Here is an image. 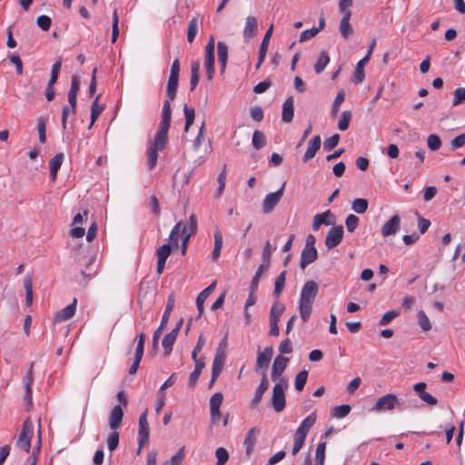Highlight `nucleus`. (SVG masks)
Segmentation results:
<instances>
[{"mask_svg": "<svg viewBox=\"0 0 465 465\" xmlns=\"http://www.w3.org/2000/svg\"><path fill=\"white\" fill-rule=\"evenodd\" d=\"M171 118V102H169V100H165L163 104L159 130L154 134L153 141L150 142L146 151L148 158L147 165L149 170H153L156 166L158 152L163 151L167 144Z\"/></svg>", "mask_w": 465, "mask_h": 465, "instance_id": "1", "label": "nucleus"}, {"mask_svg": "<svg viewBox=\"0 0 465 465\" xmlns=\"http://www.w3.org/2000/svg\"><path fill=\"white\" fill-rule=\"evenodd\" d=\"M319 292V285L316 282L307 281L302 288L298 310L303 322H307L312 312V305Z\"/></svg>", "mask_w": 465, "mask_h": 465, "instance_id": "2", "label": "nucleus"}, {"mask_svg": "<svg viewBox=\"0 0 465 465\" xmlns=\"http://www.w3.org/2000/svg\"><path fill=\"white\" fill-rule=\"evenodd\" d=\"M74 261L79 266L84 267V269L81 270L80 274L85 282H88L96 274L97 266L94 265L95 254L92 253L89 250H84L75 253Z\"/></svg>", "mask_w": 465, "mask_h": 465, "instance_id": "3", "label": "nucleus"}, {"mask_svg": "<svg viewBox=\"0 0 465 465\" xmlns=\"http://www.w3.org/2000/svg\"><path fill=\"white\" fill-rule=\"evenodd\" d=\"M288 388V381L285 378H281L272 389L271 404L276 412H281L286 405L285 390Z\"/></svg>", "mask_w": 465, "mask_h": 465, "instance_id": "4", "label": "nucleus"}, {"mask_svg": "<svg viewBox=\"0 0 465 465\" xmlns=\"http://www.w3.org/2000/svg\"><path fill=\"white\" fill-rule=\"evenodd\" d=\"M395 408L401 410V401L395 394L388 393L376 401L371 411L376 412L391 411Z\"/></svg>", "mask_w": 465, "mask_h": 465, "instance_id": "5", "label": "nucleus"}, {"mask_svg": "<svg viewBox=\"0 0 465 465\" xmlns=\"http://www.w3.org/2000/svg\"><path fill=\"white\" fill-rule=\"evenodd\" d=\"M174 303H175V294L173 292L168 296L166 307L163 312L160 326L153 332V347H156L158 345V340H159L163 329L166 327V325L169 322L170 315L174 308Z\"/></svg>", "mask_w": 465, "mask_h": 465, "instance_id": "6", "label": "nucleus"}, {"mask_svg": "<svg viewBox=\"0 0 465 465\" xmlns=\"http://www.w3.org/2000/svg\"><path fill=\"white\" fill-rule=\"evenodd\" d=\"M34 436V426L28 418L24 421L22 430L19 434L16 445L25 452H29L31 449V440Z\"/></svg>", "mask_w": 465, "mask_h": 465, "instance_id": "7", "label": "nucleus"}, {"mask_svg": "<svg viewBox=\"0 0 465 465\" xmlns=\"http://www.w3.org/2000/svg\"><path fill=\"white\" fill-rule=\"evenodd\" d=\"M285 185L286 182H284L276 192L270 193L265 195L262 203L263 213H271L278 205V203H280L281 199L283 196Z\"/></svg>", "mask_w": 465, "mask_h": 465, "instance_id": "8", "label": "nucleus"}, {"mask_svg": "<svg viewBox=\"0 0 465 465\" xmlns=\"http://www.w3.org/2000/svg\"><path fill=\"white\" fill-rule=\"evenodd\" d=\"M197 231V219L194 214H192L189 218V224L183 225L182 233V245L181 252L184 255L187 251V246L190 238L196 233Z\"/></svg>", "mask_w": 465, "mask_h": 465, "instance_id": "9", "label": "nucleus"}, {"mask_svg": "<svg viewBox=\"0 0 465 465\" xmlns=\"http://www.w3.org/2000/svg\"><path fill=\"white\" fill-rule=\"evenodd\" d=\"M343 227L341 225L332 227L327 233L325 238V245L328 250L338 246L343 238Z\"/></svg>", "mask_w": 465, "mask_h": 465, "instance_id": "10", "label": "nucleus"}, {"mask_svg": "<svg viewBox=\"0 0 465 465\" xmlns=\"http://www.w3.org/2000/svg\"><path fill=\"white\" fill-rule=\"evenodd\" d=\"M149 424L147 421V411H143L139 417L138 443L139 450L149 440Z\"/></svg>", "mask_w": 465, "mask_h": 465, "instance_id": "11", "label": "nucleus"}, {"mask_svg": "<svg viewBox=\"0 0 465 465\" xmlns=\"http://www.w3.org/2000/svg\"><path fill=\"white\" fill-rule=\"evenodd\" d=\"M80 77L78 75H73L71 87L68 92V102L74 114H76L77 94L80 90Z\"/></svg>", "mask_w": 465, "mask_h": 465, "instance_id": "12", "label": "nucleus"}, {"mask_svg": "<svg viewBox=\"0 0 465 465\" xmlns=\"http://www.w3.org/2000/svg\"><path fill=\"white\" fill-rule=\"evenodd\" d=\"M268 388H269V381H268L266 372L263 371H262L261 383L257 387L255 393H254V397L252 400L251 404H250V407L252 409H255L259 405V403L261 402V401L262 399L263 394L268 390Z\"/></svg>", "mask_w": 465, "mask_h": 465, "instance_id": "13", "label": "nucleus"}, {"mask_svg": "<svg viewBox=\"0 0 465 465\" xmlns=\"http://www.w3.org/2000/svg\"><path fill=\"white\" fill-rule=\"evenodd\" d=\"M273 352L272 346L265 347L263 351L259 352L257 355V361L255 365V370L258 371L259 370H262V371H265L270 364V361L272 360Z\"/></svg>", "mask_w": 465, "mask_h": 465, "instance_id": "14", "label": "nucleus"}, {"mask_svg": "<svg viewBox=\"0 0 465 465\" xmlns=\"http://www.w3.org/2000/svg\"><path fill=\"white\" fill-rule=\"evenodd\" d=\"M401 226V218L399 215L395 214L391 219L384 223L381 227V235L383 237H389L391 235H394L400 230Z\"/></svg>", "mask_w": 465, "mask_h": 465, "instance_id": "15", "label": "nucleus"}, {"mask_svg": "<svg viewBox=\"0 0 465 465\" xmlns=\"http://www.w3.org/2000/svg\"><path fill=\"white\" fill-rule=\"evenodd\" d=\"M288 361H289V359L284 356L278 355L275 357L273 363H272V373H271V377H272V381H276L280 378V376H282V372L284 371V370L287 367Z\"/></svg>", "mask_w": 465, "mask_h": 465, "instance_id": "16", "label": "nucleus"}, {"mask_svg": "<svg viewBox=\"0 0 465 465\" xmlns=\"http://www.w3.org/2000/svg\"><path fill=\"white\" fill-rule=\"evenodd\" d=\"M76 304L77 300L74 298L69 305L64 307L60 312H56L54 315V322H62L70 320L74 317L76 312Z\"/></svg>", "mask_w": 465, "mask_h": 465, "instance_id": "17", "label": "nucleus"}, {"mask_svg": "<svg viewBox=\"0 0 465 465\" xmlns=\"http://www.w3.org/2000/svg\"><path fill=\"white\" fill-rule=\"evenodd\" d=\"M272 32H273V25H272L269 27V29L266 31V33L263 36V39L262 41L260 50H259V57H258L257 64H256V69H258L261 66V64L264 62V59L266 57V54L268 51L269 42L272 37Z\"/></svg>", "mask_w": 465, "mask_h": 465, "instance_id": "18", "label": "nucleus"}, {"mask_svg": "<svg viewBox=\"0 0 465 465\" xmlns=\"http://www.w3.org/2000/svg\"><path fill=\"white\" fill-rule=\"evenodd\" d=\"M124 417V411L120 405H115L109 414V426L113 430L121 427Z\"/></svg>", "mask_w": 465, "mask_h": 465, "instance_id": "19", "label": "nucleus"}, {"mask_svg": "<svg viewBox=\"0 0 465 465\" xmlns=\"http://www.w3.org/2000/svg\"><path fill=\"white\" fill-rule=\"evenodd\" d=\"M318 252L316 248H303L301 253L300 266L304 270L308 265L316 261Z\"/></svg>", "mask_w": 465, "mask_h": 465, "instance_id": "20", "label": "nucleus"}, {"mask_svg": "<svg viewBox=\"0 0 465 465\" xmlns=\"http://www.w3.org/2000/svg\"><path fill=\"white\" fill-rule=\"evenodd\" d=\"M351 11H346L340 23V33L342 38L348 39L353 35V28L350 24Z\"/></svg>", "mask_w": 465, "mask_h": 465, "instance_id": "21", "label": "nucleus"}, {"mask_svg": "<svg viewBox=\"0 0 465 465\" xmlns=\"http://www.w3.org/2000/svg\"><path fill=\"white\" fill-rule=\"evenodd\" d=\"M258 30V22L255 16L249 15L246 18L245 26L243 29V37L246 41L252 39Z\"/></svg>", "mask_w": 465, "mask_h": 465, "instance_id": "22", "label": "nucleus"}, {"mask_svg": "<svg viewBox=\"0 0 465 465\" xmlns=\"http://www.w3.org/2000/svg\"><path fill=\"white\" fill-rule=\"evenodd\" d=\"M330 218H333V214L330 210L318 213L314 216L312 222V229L313 231H318L322 224L331 225L333 223V221H331Z\"/></svg>", "mask_w": 465, "mask_h": 465, "instance_id": "23", "label": "nucleus"}, {"mask_svg": "<svg viewBox=\"0 0 465 465\" xmlns=\"http://www.w3.org/2000/svg\"><path fill=\"white\" fill-rule=\"evenodd\" d=\"M64 159V153H58L49 162L50 176L53 182H54L57 178V173L63 164Z\"/></svg>", "mask_w": 465, "mask_h": 465, "instance_id": "24", "label": "nucleus"}, {"mask_svg": "<svg viewBox=\"0 0 465 465\" xmlns=\"http://www.w3.org/2000/svg\"><path fill=\"white\" fill-rule=\"evenodd\" d=\"M322 143L321 136H314L309 143V146L303 155V162H308L312 159L317 151L320 149Z\"/></svg>", "mask_w": 465, "mask_h": 465, "instance_id": "25", "label": "nucleus"}, {"mask_svg": "<svg viewBox=\"0 0 465 465\" xmlns=\"http://www.w3.org/2000/svg\"><path fill=\"white\" fill-rule=\"evenodd\" d=\"M216 282L211 283L208 287L203 290L197 296L196 306L199 312V316L203 312V303L207 301L208 296L214 291Z\"/></svg>", "mask_w": 465, "mask_h": 465, "instance_id": "26", "label": "nucleus"}, {"mask_svg": "<svg viewBox=\"0 0 465 465\" xmlns=\"http://www.w3.org/2000/svg\"><path fill=\"white\" fill-rule=\"evenodd\" d=\"M316 421V414L315 412L311 413L307 416L300 424L298 429L296 430V434L307 437V434L310 429L313 426Z\"/></svg>", "mask_w": 465, "mask_h": 465, "instance_id": "27", "label": "nucleus"}, {"mask_svg": "<svg viewBox=\"0 0 465 465\" xmlns=\"http://www.w3.org/2000/svg\"><path fill=\"white\" fill-rule=\"evenodd\" d=\"M217 55L221 66V73L223 74L225 71L228 59V46L224 42H218Z\"/></svg>", "mask_w": 465, "mask_h": 465, "instance_id": "28", "label": "nucleus"}, {"mask_svg": "<svg viewBox=\"0 0 465 465\" xmlns=\"http://www.w3.org/2000/svg\"><path fill=\"white\" fill-rule=\"evenodd\" d=\"M294 109H293V97L290 96L282 104V119L285 123H291L293 119Z\"/></svg>", "mask_w": 465, "mask_h": 465, "instance_id": "29", "label": "nucleus"}, {"mask_svg": "<svg viewBox=\"0 0 465 465\" xmlns=\"http://www.w3.org/2000/svg\"><path fill=\"white\" fill-rule=\"evenodd\" d=\"M225 352L220 351V349H217L213 361L212 373H214V375H220L225 363Z\"/></svg>", "mask_w": 465, "mask_h": 465, "instance_id": "30", "label": "nucleus"}, {"mask_svg": "<svg viewBox=\"0 0 465 465\" xmlns=\"http://www.w3.org/2000/svg\"><path fill=\"white\" fill-rule=\"evenodd\" d=\"M33 363L30 366L27 373L24 377V386L25 390V400L28 403H32V384H33Z\"/></svg>", "mask_w": 465, "mask_h": 465, "instance_id": "31", "label": "nucleus"}, {"mask_svg": "<svg viewBox=\"0 0 465 465\" xmlns=\"http://www.w3.org/2000/svg\"><path fill=\"white\" fill-rule=\"evenodd\" d=\"M256 428L253 427L245 435L243 444L246 446V455L250 456L256 443Z\"/></svg>", "mask_w": 465, "mask_h": 465, "instance_id": "32", "label": "nucleus"}, {"mask_svg": "<svg viewBox=\"0 0 465 465\" xmlns=\"http://www.w3.org/2000/svg\"><path fill=\"white\" fill-rule=\"evenodd\" d=\"M285 311V305L279 300L275 301L270 311V322H278L283 312Z\"/></svg>", "mask_w": 465, "mask_h": 465, "instance_id": "33", "label": "nucleus"}, {"mask_svg": "<svg viewBox=\"0 0 465 465\" xmlns=\"http://www.w3.org/2000/svg\"><path fill=\"white\" fill-rule=\"evenodd\" d=\"M100 97H101V94H98L95 97V99L94 100L93 104H92V106H91V122H90V124H89V128H92V126L94 125V124L95 123V121L97 120V118L99 117V115L102 114V112L104 109V105H100L98 104V101H99Z\"/></svg>", "mask_w": 465, "mask_h": 465, "instance_id": "34", "label": "nucleus"}, {"mask_svg": "<svg viewBox=\"0 0 465 465\" xmlns=\"http://www.w3.org/2000/svg\"><path fill=\"white\" fill-rule=\"evenodd\" d=\"M178 83L179 77L169 76L166 87V100H169V102L173 101L176 96Z\"/></svg>", "mask_w": 465, "mask_h": 465, "instance_id": "35", "label": "nucleus"}, {"mask_svg": "<svg viewBox=\"0 0 465 465\" xmlns=\"http://www.w3.org/2000/svg\"><path fill=\"white\" fill-rule=\"evenodd\" d=\"M183 223L182 222H179L175 224V226L171 231V233L169 235V243L172 248H177L179 243V235L180 232L183 233Z\"/></svg>", "mask_w": 465, "mask_h": 465, "instance_id": "36", "label": "nucleus"}, {"mask_svg": "<svg viewBox=\"0 0 465 465\" xmlns=\"http://www.w3.org/2000/svg\"><path fill=\"white\" fill-rule=\"evenodd\" d=\"M201 23V20L198 16H195V17H193L190 21H189V24H188V28H187V41L189 43H193L196 35H197V32H198V26H199V24Z\"/></svg>", "mask_w": 465, "mask_h": 465, "instance_id": "37", "label": "nucleus"}, {"mask_svg": "<svg viewBox=\"0 0 465 465\" xmlns=\"http://www.w3.org/2000/svg\"><path fill=\"white\" fill-rule=\"evenodd\" d=\"M369 62L368 56H364L361 59L355 67L354 71V78L356 84H361L363 82L365 74H364V65Z\"/></svg>", "mask_w": 465, "mask_h": 465, "instance_id": "38", "label": "nucleus"}, {"mask_svg": "<svg viewBox=\"0 0 465 465\" xmlns=\"http://www.w3.org/2000/svg\"><path fill=\"white\" fill-rule=\"evenodd\" d=\"M194 362H195V367H194L193 371L190 374L189 382H188L189 386L192 388L195 386V384L202 373V370L205 365L203 360L194 361Z\"/></svg>", "mask_w": 465, "mask_h": 465, "instance_id": "39", "label": "nucleus"}, {"mask_svg": "<svg viewBox=\"0 0 465 465\" xmlns=\"http://www.w3.org/2000/svg\"><path fill=\"white\" fill-rule=\"evenodd\" d=\"M199 71H200L199 61L193 62L191 64V78H190V90L191 91H193L199 83V79H200Z\"/></svg>", "mask_w": 465, "mask_h": 465, "instance_id": "40", "label": "nucleus"}, {"mask_svg": "<svg viewBox=\"0 0 465 465\" xmlns=\"http://www.w3.org/2000/svg\"><path fill=\"white\" fill-rule=\"evenodd\" d=\"M330 63V56L326 51H322L316 64H314V71L316 74H321L327 64Z\"/></svg>", "mask_w": 465, "mask_h": 465, "instance_id": "41", "label": "nucleus"}, {"mask_svg": "<svg viewBox=\"0 0 465 465\" xmlns=\"http://www.w3.org/2000/svg\"><path fill=\"white\" fill-rule=\"evenodd\" d=\"M183 114L185 116V124H184V131L188 132L191 125L194 122L195 118V110L193 107L188 106L186 104L183 105Z\"/></svg>", "mask_w": 465, "mask_h": 465, "instance_id": "42", "label": "nucleus"}, {"mask_svg": "<svg viewBox=\"0 0 465 465\" xmlns=\"http://www.w3.org/2000/svg\"><path fill=\"white\" fill-rule=\"evenodd\" d=\"M24 287L25 289V303L30 306L33 302V281L30 275L24 278Z\"/></svg>", "mask_w": 465, "mask_h": 465, "instance_id": "43", "label": "nucleus"}, {"mask_svg": "<svg viewBox=\"0 0 465 465\" xmlns=\"http://www.w3.org/2000/svg\"><path fill=\"white\" fill-rule=\"evenodd\" d=\"M369 206V203L364 198H357L351 203V209L358 214H363Z\"/></svg>", "mask_w": 465, "mask_h": 465, "instance_id": "44", "label": "nucleus"}, {"mask_svg": "<svg viewBox=\"0 0 465 465\" xmlns=\"http://www.w3.org/2000/svg\"><path fill=\"white\" fill-rule=\"evenodd\" d=\"M252 143L256 150H260L265 146L266 138L263 133L259 130H255L252 134Z\"/></svg>", "mask_w": 465, "mask_h": 465, "instance_id": "45", "label": "nucleus"}, {"mask_svg": "<svg viewBox=\"0 0 465 465\" xmlns=\"http://www.w3.org/2000/svg\"><path fill=\"white\" fill-rule=\"evenodd\" d=\"M286 271L282 272L275 279L273 294L279 297L284 288Z\"/></svg>", "mask_w": 465, "mask_h": 465, "instance_id": "46", "label": "nucleus"}, {"mask_svg": "<svg viewBox=\"0 0 465 465\" xmlns=\"http://www.w3.org/2000/svg\"><path fill=\"white\" fill-rule=\"evenodd\" d=\"M204 66L206 68L207 78L212 80L214 75V54H205Z\"/></svg>", "mask_w": 465, "mask_h": 465, "instance_id": "47", "label": "nucleus"}, {"mask_svg": "<svg viewBox=\"0 0 465 465\" xmlns=\"http://www.w3.org/2000/svg\"><path fill=\"white\" fill-rule=\"evenodd\" d=\"M308 379V371L303 370L301 371L295 377V389L298 391H302L304 389V386L306 384Z\"/></svg>", "mask_w": 465, "mask_h": 465, "instance_id": "48", "label": "nucleus"}, {"mask_svg": "<svg viewBox=\"0 0 465 465\" xmlns=\"http://www.w3.org/2000/svg\"><path fill=\"white\" fill-rule=\"evenodd\" d=\"M325 449L326 442H321L318 444L315 451V460L316 462L314 465H323L325 460Z\"/></svg>", "mask_w": 465, "mask_h": 465, "instance_id": "49", "label": "nucleus"}, {"mask_svg": "<svg viewBox=\"0 0 465 465\" xmlns=\"http://www.w3.org/2000/svg\"><path fill=\"white\" fill-rule=\"evenodd\" d=\"M268 268H269L268 264H263V263L258 267V269L252 280V282H251V288H252V292L257 290L260 278H261L262 272L264 271H267Z\"/></svg>", "mask_w": 465, "mask_h": 465, "instance_id": "50", "label": "nucleus"}, {"mask_svg": "<svg viewBox=\"0 0 465 465\" xmlns=\"http://www.w3.org/2000/svg\"><path fill=\"white\" fill-rule=\"evenodd\" d=\"M351 120V113L350 111L342 112L341 119L338 123L339 130L346 131L349 128Z\"/></svg>", "mask_w": 465, "mask_h": 465, "instance_id": "51", "label": "nucleus"}, {"mask_svg": "<svg viewBox=\"0 0 465 465\" xmlns=\"http://www.w3.org/2000/svg\"><path fill=\"white\" fill-rule=\"evenodd\" d=\"M417 317L419 325L422 329V331H428L431 329L430 322L423 311H420L417 314Z\"/></svg>", "mask_w": 465, "mask_h": 465, "instance_id": "52", "label": "nucleus"}, {"mask_svg": "<svg viewBox=\"0 0 465 465\" xmlns=\"http://www.w3.org/2000/svg\"><path fill=\"white\" fill-rule=\"evenodd\" d=\"M345 100V94L343 91H340L334 101H333V104H332V107H331V115L332 116H336L339 110H340V106L341 104L344 102Z\"/></svg>", "mask_w": 465, "mask_h": 465, "instance_id": "53", "label": "nucleus"}, {"mask_svg": "<svg viewBox=\"0 0 465 465\" xmlns=\"http://www.w3.org/2000/svg\"><path fill=\"white\" fill-rule=\"evenodd\" d=\"M427 144L430 151H437L441 146V140L437 134H430L427 139Z\"/></svg>", "mask_w": 465, "mask_h": 465, "instance_id": "54", "label": "nucleus"}, {"mask_svg": "<svg viewBox=\"0 0 465 465\" xmlns=\"http://www.w3.org/2000/svg\"><path fill=\"white\" fill-rule=\"evenodd\" d=\"M119 445V433L116 430L112 431L107 438V446L110 451H114Z\"/></svg>", "mask_w": 465, "mask_h": 465, "instance_id": "55", "label": "nucleus"}, {"mask_svg": "<svg viewBox=\"0 0 465 465\" xmlns=\"http://www.w3.org/2000/svg\"><path fill=\"white\" fill-rule=\"evenodd\" d=\"M345 224L349 232H353L359 225V218L355 214H349L346 217Z\"/></svg>", "mask_w": 465, "mask_h": 465, "instance_id": "56", "label": "nucleus"}, {"mask_svg": "<svg viewBox=\"0 0 465 465\" xmlns=\"http://www.w3.org/2000/svg\"><path fill=\"white\" fill-rule=\"evenodd\" d=\"M454 98L452 101V106L460 105L465 103V88L459 87L453 93Z\"/></svg>", "mask_w": 465, "mask_h": 465, "instance_id": "57", "label": "nucleus"}, {"mask_svg": "<svg viewBox=\"0 0 465 465\" xmlns=\"http://www.w3.org/2000/svg\"><path fill=\"white\" fill-rule=\"evenodd\" d=\"M172 251L170 244H163L159 247L156 251L157 259L166 262Z\"/></svg>", "mask_w": 465, "mask_h": 465, "instance_id": "58", "label": "nucleus"}, {"mask_svg": "<svg viewBox=\"0 0 465 465\" xmlns=\"http://www.w3.org/2000/svg\"><path fill=\"white\" fill-rule=\"evenodd\" d=\"M351 411V406L347 404L337 406L333 409V416L341 419L346 417Z\"/></svg>", "mask_w": 465, "mask_h": 465, "instance_id": "59", "label": "nucleus"}, {"mask_svg": "<svg viewBox=\"0 0 465 465\" xmlns=\"http://www.w3.org/2000/svg\"><path fill=\"white\" fill-rule=\"evenodd\" d=\"M215 456L217 458L216 465H224L229 459L228 451L223 447H220L216 450Z\"/></svg>", "mask_w": 465, "mask_h": 465, "instance_id": "60", "label": "nucleus"}, {"mask_svg": "<svg viewBox=\"0 0 465 465\" xmlns=\"http://www.w3.org/2000/svg\"><path fill=\"white\" fill-rule=\"evenodd\" d=\"M339 141H340V135L338 134L331 135V137H329L328 139H326L324 141L323 149L325 151L332 150L334 147L337 146V144L339 143Z\"/></svg>", "mask_w": 465, "mask_h": 465, "instance_id": "61", "label": "nucleus"}, {"mask_svg": "<svg viewBox=\"0 0 465 465\" xmlns=\"http://www.w3.org/2000/svg\"><path fill=\"white\" fill-rule=\"evenodd\" d=\"M223 401V395L222 392H215L210 399V409H220Z\"/></svg>", "mask_w": 465, "mask_h": 465, "instance_id": "62", "label": "nucleus"}, {"mask_svg": "<svg viewBox=\"0 0 465 465\" xmlns=\"http://www.w3.org/2000/svg\"><path fill=\"white\" fill-rule=\"evenodd\" d=\"M399 315V312L397 311H389L383 314L379 322L380 326H385L389 324L394 318Z\"/></svg>", "mask_w": 465, "mask_h": 465, "instance_id": "63", "label": "nucleus"}, {"mask_svg": "<svg viewBox=\"0 0 465 465\" xmlns=\"http://www.w3.org/2000/svg\"><path fill=\"white\" fill-rule=\"evenodd\" d=\"M36 24L41 29L47 31L51 26L52 20L49 16L43 15L37 17Z\"/></svg>", "mask_w": 465, "mask_h": 465, "instance_id": "64", "label": "nucleus"}]
</instances>
